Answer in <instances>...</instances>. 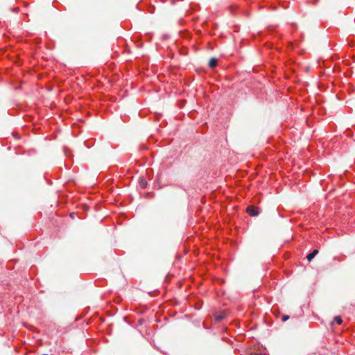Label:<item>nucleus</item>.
<instances>
[{
    "label": "nucleus",
    "instance_id": "f257e3e1",
    "mask_svg": "<svg viewBox=\"0 0 355 355\" xmlns=\"http://www.w3.org/2000/svg\"><path fill=\"white\" fill-rule=\"evenodd\" d=\"M246 211L252 216H257L259 213V208L254 205L248 207Z\"/></svg>",
    "mask_w": 355,
    "mask_h": 355
},
{
    "label": "nucleus",
    "instance_id": "f03ea898",
    "mask_svg": "<svg viewBox=\"0 0 355 355\" xmlns=\"http://www.w3.org/2000/svg\"><path fill=\"white\" fill-rule=\"evenodd\" d=\"M318 250H314L311 253L306 256L307 260L311 261L318 254Z\"/></svg>",
    "mask_w": 355,
    "mask_h": 355
},
{
    "label": "nucleus",
    "instance_id": "7ed1b4c3",
    "mask_svg": "<svg viewBox=\"0 0 355 355\" xmlns=\"http://www.w3.org/2000/svg\"><path fill=\"white\" fill-rule=\"evenodd\" d=\"M217 65V59L211 58L209 61V66L211 68H214Z\"/></svg>",
    "mask_w": 355,
    "mask_h": 355
},
{
    "label": "nucleus",
    "instance_id": "20e7f679",
    "mask_svg": "<svg viewBox=\"0 0 355 355\" xmlns=\"http://www.w3.org/2000/svg\"><path fill=\"white\" fill-rule=\"evenodd\" d=\"M224 318H225V313H220L217 314V315H215V320L216 321H220Z\"/></svg>",
    "mask_w": 355,
    "mask_h": 355
},
{
    "label": "nucleus",
    "instance_id": "39448f33",
    "mask_svg": "<svg viewBox=\"0 0 355 355\" xmlns=\"http://www.w3.org/2000/svg\"><path fill=\"white\" fill-rule=\"evenodd\" d=\"M334 320L338 324H341L343 322V320L340 316H336L334 318Z\"/></svg>",
    "mask_w": 355,
    "mask_h": 355
},
{
    "label": "nucleus",
    "instance_id": "423d86ee",
    "mask_svg": "<svg viewBox=\"0 0 355 355\" xmlns=\"http://www.w3.org/2000/svg\"><path fill=\"white\" fill-rule=\"evenodd\" d=\"M139 184H140L141 187L143 188V189L146 188V186H147V182L144 180H141L140 181Z\"/></svg>",
    "mask_w": 355,
    "mask_h": 355
},
{
    "label": "nucleus",
    "instance_id": "0eeeda50",
    "mask_svg": "<svg viewBox=\"0 0 355 355\" xmlns=\"http://www.w3.org/2000/svg\"><path fill=\"white\" fill-rule=\"evenodd\" d=\"M288 318H289V315H283V317H282V321L285 322V321H286L287 320H288Z\"/></svg>",
    "mask_w": 355,
    "mask_h": 355
},
{
    "label": "nucleus",
    "instance_id": "6e6552de",
    "mask_svg": "<svg viewBox=\"0 0 355 355\" xmlns=\"http://www.w3.org/2000/svg\"><path fill=\"white\" fill-rule=\"evenodd\" d=\"M41 355H44V354H41Z\"/></svg>",
    "mask_w": 355,
    "mask_h": 355
}]
</instances>
